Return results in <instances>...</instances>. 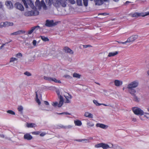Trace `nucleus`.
<instances>
[{
    "mask_svg": "<svg viewBox=\"0 0 149 149\" xmlns=\"http://www.w3.org/2000/svg\"><path fill=\"white\" fill-rule=\"evenodd\" d=\"M130 15L133 17H137L141 16L143 17L149 15V12L141 13H131Z\"/></svg>",
    "mask_w": 149,
    "mask_h": 149,
    "instance_id": "obj_1",
    "label": "nucleus"
},
{
    "mask_svg": "<svg viewBox=\"0 0 149 149\" xmlns=\"http://www.w3.org/2000/svg\"><path fill=\"white\" fill-rule=\"evenodd\" d=\"M132 110L136 115H142L144 114L143 111L138 107H133L132 108Z\"/></svg>",
    "mask_w": 149,
    "mask_h": 149,
    "instance_id": "obj_2",
    "label": "nucleus"
},
{
    "mask_svg": "<svg viewBox=\"0 0 149 149\" xmlns=\"http://www.w3.org/2000/svg\"><path fill=\"white\" fill-rule=\"evenodd\" d=\"M128 91L132 96L133 97V100L136 102H138L139 101V99L135 94L136 93V90L134 88L128 89Z\"/></svg>",
    "mask_w": 149,
    "mask_h": 149,
    "instance_id": "obj_3",
    "label": "nucleus"
},
{
    "mask_svg": "<svg viewBox=\"0 0 149 149\" xmlns=\"http://www.w3.org/2000/svg\"><path fill=\"white\" fill-rule=\"evenodd\" d=\"M58 22H54L53 20H49L47 19L46 21L45 25L48 27L55 26L57 24Z\"/></svg>",
    "mask_w": 149,
    "mask_h": 149,
    "instance_id": "obj_4",
    "label": "nucleus"
},
{
    "mask_svg": "<svg viewBox=\"0 0 149 149\" xmlns=\"http://www.w3.org/2000/svg\"><path fill=\"white\" fill-rule=\"evenodd\" d=\"M39 14V12L37 10L34 11L31 10L25 12L24 15L25 16H29L32 15H38Z\"/></svg>",
    "mask_w": 149,
    "mask_h": 149,
    "instance_id": "obj_5",
    "label": "nucleus"
},
{
    "mask_svg": "<svg viewBox=\"0 0 149 149\" xmlns=\"http://www.w3.org/2000/svg\"><path fill=\"white\" fill-rule=\"evenodd\" d=\"M95 147L97 148L102 147L103 149H107L110 148L108 144L102 143L95 145Z\"/></svg>",
    "mask_w": 149,
    "mask_h": 149,
    "instance_id": "obj_6",
    "label": "nucleus"
},
{
    "mask_svg": "<svg viewBox=\"0 0 149 149\" xmlns=\"http://www.w3.org/2000/svg\"><path fill=\"white\" fill-rule=\"evenodd\" d=\"M138 85V82L136 81H134L128 84V89L134 88L136 87Z\"/></svg>",
    "mask_w": 149,
    "mask_h": 149,
    "instance_id": "obj_7",
    "label": "nucleus"
},
{
    "mask_svg": "<svg viewBox=\"0 0 149 149\" xmlns=\"http://www.w3.org/2000/svg\"><path fill=\"white\" fill-rule=\"evenodd\" d=\"M44 79L46 80L49 81H54L55 82H58L60 83L61 82L60 80L56 79V78H52L49 77H47L45 76L44 77Z\"/></svg>",
    "mask_w": 149,
    "mask_h": 149,
    "instance_id": "obj_8",
    "label": "nucleus"
},
{
    "mask_svg": "<svg viewBox=\"0 0 149 149\" xmlns=\"http://www.w3.org/2000/svg\"><path fill=\"white\" fill-rule=\"evenodd\" d=\"M64 96L66 99V100L65 102V103H70L71 101L69 99H71L72 98V96L69 93H66L64 95Z\"/></svg>",
    "mask_w": 149,
    "mask_h": 149,
    "instance_id": "obj_9",
    "label": "nucleus"
},
{
    "mask_svg": "<svg viewBox=\"0 0 149 149\" xmlns=\"http://www.w3.org/2000/svg\"><path fill=\"white\" fill-rule=\"evenodd\" d=\"M40 28V26L38 25L33 27L31 28L30 30L28 31L26 34L29 35L31 34L35 30H37L38 29Z\"/></svg>",
    "mask_w": 149,
    "mask_h": 149,
    "instance_id": "obj_10",
    "label": "nucleus"
},
{
    "mask_svg": "<svg viewBox=\"0 0 149 149\" xmlns=\"http://www.w3.org/2000/svg\"><path fill=\"white\" fill-rule=\"evenodd\" d=\"M15 6L16 8L21 11H23L24 9L23 5L19 2H17L15 4Z\"/></svg>",
    "mask_w": 149,
    "mask_h": 149,
    "instance_id": "obj_11",
    "label": "nucleus"
},
{
    "mask_svg": "<svg viewBox=\"0 0 149 149\" xmlns=\"http://www.w3.org/2000/svg\"><path fill=\"white\" fill-rule=\"evenodd\" d=\"M67 5L66 1L65 0H60L59 2V7L61 6L63 7H65Z\"/></svg>",
    "mask_w": 149,
    "mask_h": 149,
    "instance_id": "obj_12",
    "label": "nucleus"
},
{
    "mask_svg": "<svg viewBox=\"0 0 149 149\" xmlns=\"http://www.w3.org/2000/svg\"><path fill=\"white\" fill-rule=\"evenodd\" d=\"M138 38V36L137 35H133L132 36L129 38L128 39L130 42H132L134 41L136 39Z\"/></svg>",
    "mask_w": 149,
    "mask_h": 149,
    "instance_id": "obj_13",
    "label": "nucleus"
},
{
    "mask_svg": "<svg viewBox=\"0 0 149 149\" xmlns=\"http://www.w3.org/2000/svg\"><path fill=\"white\" fill-rule=\"evenodd\" d=\"M24 138L25 139L30 140L32 139L33 137L29 134L26 133L24 135Z\"/></svg>",
    "mask_w": 149,
    "mask_h": 149,
    "instance_id": "obj_14",
    "label": "nucleus"
},
{
    "mask_svg": "<svg viewBox=\"0 0 149 149\" xmlns=\"http://www.w3.org/2000/svg\"><path fill=\"white\" fill-rule=\"evenodd\" d=\"M63 50L66 53H70L71 54H73V51L68 47H65L63 49Z\"/></svg>",
    "mask_w": 149,
    "mask_h": 149,
    "instance_id": "obj_15",
    "label": "nucleus"
},
{
    "mask_svg": "<svg viewBox=\"0 0 149 149\" xmlns=\"http://www.w3.org/2000/svg\"><path fill=\"white\" fill-rule=\"evenodd\" d=\"M42 1L41 2H40L39 0L35 2V5L36 7L39 10H40L41 8L42 7Z\"/></svg>",
    "mask_w": 149,
    "mask_h": 149,
    "instance_id": "obj_16",
    "label": "nucleus"
},
{
    "mask_svg": "<svg viewBox=\"0 0 149 149\" xmlns=\"http://www.w3.org/2000/svg\"><path fill=\"white\" fill-rule=\"evenodd\" d=\"M25 33V31L23 30H19L16 32L11 33V35H17L21 34L22 33Z\"/></svg>",
    "mask_w": 149,
    "mask_h": 149,
    "instance_id": "obj_17",
    "label": "nucleus"
},
{
    "mask_svg": "<svg viewBox=\"0 0 149 149\" xmlns=\"http://www.w3.org/2000/svg\"><path fill=\"white\" fill-rule=\"evenodd\" d=\"M59 2L58 0H52V4L56 7H59Z\"/></svg>",
    "mask_w": 149,
    "mask_h": 149,
    "instance_id": "obj_18",
    "label": "nucleus"
},
{
    "mask_svg": "<svg viewBox=\"0 0 149 149\" xmlns=\"http://www.w3.org/2000/svg\"><path fill=\"white\" fill-rule=\"evenodd\" d=\"M59 99L60 101L58 105V107H60L62 106L64 102L62 96H60Z\"/></svg>",
    "mask_w": 149,
    "mask_h": 149,
    "instance_id": "obj_19",
    "label": "nucleus"
},
{
    "mask_svg": "<svg viewBox=\"0 0 149 149\" xmlns=\"http://www.w3.org/2000/svg\"><path fill=\"white\" fill-rule=\"evenodd\" d=\"M26 3L27 4H28L32 9H34L35 8V6H34L33 3L31 0H27L26 1Z\"/></svg>",
    "mask_w": 149,
    "mask_h": 149,
    "instance_id": "obj_20",
    "label": "nucleus"
},
{
    "mask_svg": "<svg viewBox=\"0 0 149 149\" xmlns=\"http://www.w3.org/2000/svg\"><path fill=\"white\" fill-rule=\"evenodd\" d=\"M115 85L117 86H119L123 84V82L122 81L118 80H115L114 81Z\"/></svg>",
    "mask_w": 149,
    "mask_h": 149,
    "instance_id": "obj_21",
    "label": "nucleus"
},
{
    "mask_svg": "<svg viewBox=\"0 0 149 149\" xmlns=\"http://www.w3.org/2000/svg\"><path fill=\"white\" fill-rule=\"evenodd\" d=\"M4 24V27L6 26H12L13 25V23L12 22H3Z\"/></svg>",
    "mask_w": 149,
    "mask_h": 149,
    "instance_id": "obj_22",
    "label": "nucleus"
},
{
    "mask_svg": "<svg viewBox=\"0 0 149 149\" xmlns=\"http://www.w3.org/2000/svg\"><path fill=\"white\" fill-rule=\"evenodd\" d=\"M95 3V4L96 5H102L103 3L102 0H94Z\"/></svg>",
    "mask_w": 149,
    "mask_h": 149,
    "instance_id": "obj_23",
    "label": "nucleus"
},
{
    "mask_svg": "<svg viewBox=\"0 0 149 149\" xmlns=\"http://www.w3.org/2000/svg\"><path fill=\"white\" fill-rule=\"evenodd\" d=\"M5 4L9 8H11L13 7L12 4L10 1H6Z\"/></svg>",
    "mask_w": 149,
    "mask_h": 149,
    "instance_id": "obj_24",
    "label": "nucleus"
},
{
    "mask_svg": "<svg viewBox=\"0 0 149 149\" xmlns=\"http://www.w3.org/2000/svg\"><path fill=\"white\" fill-rule=\"evenodd\" d=\"M118 53V52L117 51H116L115 52H109V53L108 55V57H111L113 56H114L116 55H117Z\"/></svg>",
    "mask_w": 149,
    "mask_h": 149,
    "instance_id": "obj_25",
    "label": "nucleus"
},
{
    "mask_svg": "<svg viewBox=\"0 0 149 149\" xmlns=\"http://www.w3.org/2000/svg\"><path fill=\"white\" fill-rule=\"evenodd\" d=\"M96 127H99L103 129L105 128L106 125L104 124L101 123H97L96 125Z\"/></svg>",
    "mask_w": 149,
    "mask_h": 149,
    "instance_id": "obj_26",
    "label": "nucleus"
},
{
    "mask_svg": "<svg viewBox=\"0 0 149 149\" xmlns=\"http://www.w3.org/2000/svg\"><path fill=\"white\" fill-rule=\"evenodd\" d=\"M84 116L86 117L92 118L93 117V115L88 112H86L84 114Z\"/></svg>",
    "mask_w": 149,
    "mask_h": 149,
    "instance_id": "obj_27",
    "label": "nucleus"
},
{
    "mask_svg": "<svg viewBox=\"0 0 149 149\" xmlns=\"http://www.w3.org/2000/svg\"><path fill=\"white\" fill-rule=\"evenodd\" d=\"M74 123L75 125L78 126H80L82 125V123L80 120H76L74 121Z\"/></svg>",
    "mask_w": 149,
    "mask_h": 149,
    "instance_id": "obj_28",
    "label": "nucleus"
},
{
    "mask_svg": "<svg viewBox=\"0 0 149 149\" xmlns=\"http://www.w3.org/2000/svg\"><path fill=\"white\" fill-rule=\"evenodd\" d=\"M42 7L43 9L45 10H46L47 9V7L43 0H42Z\"/></svg>",
    "mask_w": 149,
    "mask_h": 149,
    "instance_id": "obj_29",
    "label": "nucleus"
},
{
    "mask_svg": "<svg viewBox=\"0 0 149 149\" xmlns=\"http://www.w3.org/2000/svg\"><path fill=\"white\" fill-rule=\"evenodd\" d=\"M40 37L41 39L44 41L47 42L49 40V39L48 38L45 37V36H40Z\"/></svg>",
    "mask_w": 149,
    "mask_h": 149,
    "instance_id": "obj_30",
    "label": "nucleus"
},
{
    "mask_svg": "<svg viewBox=\"0 0 149 149\" xmlns=\"http://www.w3.org/2000/svg\"><path fill=\"white\" fill-rule=\"evenodd\" d=\"M36 125L33 123H27V127H35Z\"/></svg>",
    "mask_w": 149,
    "mask_h": 149,
    "instance_id": "obj_31",
    "label": "nucleus"
},
{
    "mask_svg": "<svg viewBox=\"0 0 149 149\" xmlns=\"http://www.w3.org/2000/svg\"><path fill=\"white\" fill-rule=\"evenodd\" d=\"M45 2L47 5L49 7L52 5V0H45Z\"/></svg>",
    "mask_w": 149,
    "mask_h": 149,
    "instance_id": "obj_32",
    "label": "nucleus"
},
{
    "mask_svg": "<svg viewBox=\"0 0 149 149\" xmlns=\"http://www.w3.org/2000/svg\"><path fill=\"white\" fill-rule=\"evenodd\" d=\"M36 102L38 103V104L40 105L41 104L40 102V100L39 99L38 97V95L37 93V92H36Z\"/></svg>",
    "mask_w": 149,
    "mask_h": 149,
    "instance_id": "obj_33",
    "label": "nucleus"
},
{
    "mask_svg": "<svg viewBox=\"0 0 149 149\" xmlns=\"http://www.w3.org/2000/svg\"><path fill=\"white\" fill-rule=\"evenodd\" d=\"M73 76L74 77H76L78 78H79L80 77V75H79V74H78L76 73H74L73 74Z\"/></svg>",
    "mask_w": 149,
    "mask_h": 149,
    "instance_id": "obj_34",
    "label": "nucleus"
},
{
    "mask_svg": "<svg viewBox=\"0 0 149 149\" xmlns=\"http://www.w3.org/2000/svg\"><path fill=\"white\" fill-rule=\"evenodd\" d=\"M23 3H24V6H25V7L26 8H28V5L27 4V3H26V0H22Z\"/></svg>",
    "mask_w": 149,
    "mask_h": 149,
    "instance_id": "obj_35",
    "label": "nucleus"
},
{
    "mask_svg": "<svg viewBox=\"0 0 149 149\" xmlns=\"http://www.w3.org/2000/svg\"><path fill=\"white\" fill-rule=\"evenodd\" d=\"M17 59L13 57H12L10 58V62H13L15 61H17Z\"/></svg>",
    "mask_w": 149,
    "mask_h": 149,
    "instance_id": "obj_36",
    "label": "nucleus"
},
{
    "mask_svg": "<svg viewBox=\"0 0 149 149\" xmlns=\"http://www.w3.org/2000/svg\"><path fill=\"white\" fill-rule=\"evenodd\" d=\"M77 5L79 6H82V0H76Z\"/></svg>",
    "mask_w": 149,
    "mask_h": 149,
    "instance_id": "obj_37",
    "label": "nucleus"
},
{
    "mask_svg": "<svg viewBox=\"0 0 149 149\" xmlns=\"http://www.w3.org/2000/svg\"><path fill=\"white\" fill-rule=\"evenodd\" d=\"M22 55L21 53H18L15 55V56L17 58H19L20 57H22Z\"/></svg>",
    "mask_w": 149,
    "mask_h": 149,
    "instance_id": "obj_38",
    "label": "nucleus"
},
{
    "mask_svg": "<svg viewBox=\"0 0 149 149\" xmlns=\"http://www.w3.org/2000/svg\"><path fill=\"white\" fill-rule=\"evenodd\" d=\"M84 5L85 6H87L88 5V0H83Z\"/></svg>",
    "mask_w": 149,
    "mask_h": 149,
    "instance_id": "obj_39",
    "label": "nucleus"
},
{
    "mask_svg": "<svg viewBox=\"0 0 149 149\" xmlns=\"http://www.w3.org/2000/svg\"><path fill=\"white\" fill-rule=\"evenodd\" d=\"M7 112L12 115H14L15 114V112L11 110H8L7 111Z\"/></svg>",
    "mask_w": 149,
    "mask_h": 149,
    "instance_id": "obj_40",
    "label": "nucleus"
},
{
    "mask_svg": "<svg viewBox=\"0 0 149 149\" xmlns=\"http://www.w3.org/2000/svg\"><path fill=\"white\" fill-rule=\"evenodd\" d=\"M58 115H62V114H65V115H70V113H68L67 112H62L61 113H56Z\"/></svg>",
    "mask_w": 149,
    "mask_h": 149,
    "instance_id": "obj_41",
    "label": "nucleus"
},
{
    "mask_svg": "<svg viewBox=\"0 0 149 149\" xmlns=\"http://www.w3.org/2000/svg\"><path fill=\"white\" fill-rule=\"evenodd\" d=\"M93 103L97 106H100L101 105V104L98 103L97 101L96 100H93Z\"/></svg>",
    "mask_w": 149,
    "mask_h": 149,
    "instance_id": "obj_42",
    "label": "nucleus"
},
{
    "mask_svg": "<svg viewBox=\"0 0 149 149\" xmlns=\"http://www.w3.org/2000/svg\"><path fill=\"white\" fill-rule=\"evenodd\" d=\"M24 74L28 76H30L31 75V74L28 72L26 71L24 73Z\"/></svg>",
    "mask_w": 149,
    "mask_h": 149,
    "instance_id": "obj_43",
    "label": "nucleus"
},
{
    "mask_svg": "<svg viewBox=\"0 0 149 149\" xmlns=\"http://www.w3.org/2000/svg\"><path fill=\"white\" fill-rule=\"evenodd\" d=\"M23 110V108L22 106H20L18 108V110L19 111L22 112Z\"/></svg>",
    "mask_w": 149,
    "mask_h": 149,
    "instance_id": "obj_44",
    "label": "nucleus"
},
{
    "mask_svg": "<svg viewBox=\"0 0 149 149\" xmlns=\"http://www.w3.org/2000/svg\"><path fill=\"white\" fill-rule=\"evenodd\" d=\"M52 105L54 107H56V106H58V103L57 102H53L52 103Z\"/></svg>",
    "mask_w": 149,
    "mask_h": 149,
    "instance_id": "obj_45",
    "label": "nucleus"
},
{
    "mask_svg": "<svg viewBox=\"0 0 149 149\" xmlns=\"http://www.w3.org/2000/svg\"><path fill=\"white\" fill-rule=\"evenodd\" d=\"M40 132L39 131L34 132H32V134L35 135H38L40 134Z\"/></svg>",
    "mask_w": 149,
    "mask_h": 149,
    "instance_id": "obj_46",
    "label": "nucleus"
},
{
    "mask_svg": "<svg viewBox=\"0 0 149 149\" xmlns=\"http://www.w3.org/2000/svg\"><path fill=\"white\" fill-rule=\"evenodd\" d=\"M56 93L58 95L59 98L60 97V96H61L60 95V92L59 90H57L56 91Z\"/></svg>",
    "mask_w": 149,
    "mask_h": 149,
    "instance_id": "obj_47",
    "label": "nucleus"
},
{
    "mask_svg": "<svg viewBox=\"0 0 149 149\" xmlns=\"http://www.w3.org/2000/svg\"><path fill=\"white\" fill-rule=\"evenodd\" d=\"M145 114H146L145 115H144V117H146V118H149V113H145Z\"/></svg>",
    "mask_w": 149,
    "mask_h": 149,
    "instance_id": "obj_48",
    "label": "nucleus"
},
{
    "mask_svg": "<svg viewBox=\"0 0 149 149\" xmlns=\"http://www.w3.org/2000/svg\"><path fill=\"white\" fill-rule=\"evenodd\" d=\"M32 43L33 46H36L37 43V41L36 40H34L33 41Z\"/></svg>",
    "mask_w": 149,
    "mask_h": 149,
    "instance_id": "obj_49",
    "label": "nucleus"
},
{
    "mask_svg": "<svg viewBox=\"0 0 149 149\" xmlns=\"http://www.w3.org/2000/svg\"><path fill=\"white\" fill-rule=\"evenodd\" d=\"M4 27L3 22H2L0 23V28H2Z\"/></svg>",
    "mask_w": 149,
    "mask_h": 149,
    "instance_id": "obj_50",
    "label": "nucleus"
},
{
    "mask_svg": "<svg viewBox=\"0 0 149 149\" xmlns=\"http://www.w3.org/2000/svg\"><path fill=\"white\" fill-rule=\"evenodd\" d=\"M69 1L72 4H74L75 3V1L74 0H70Z\"/></svg>",
    "mask_w": 149,
    "mask_h": 149,
    "instance_id": "obj_51",
    "label": "nucleus"
},
{
    "mask_svg": "<svg viewBox=\"0 0 149 149\" xmlns=\"http://www.w3.org/2000/svg\"><path fill=\"white\" fill-rule=\"evenodd\" d=\"M46 134V133L45 132H42L40 134V136H44L45 134Z\"/></svg>",
    "mask_w": 149,
    "mask_h": 149,
    "instance_id": "obj_52",
    "label": "nucleus"
},
{
    "mask_svg": "<svg viewBox=\"0 0 149 149\" xmlns=\"http://www.w3.org/2000/svg\"><path fill=\"white\" fill-rule=\"evenodd\" d=\"M127 42H130L129 41V40H128V39H127V40L124 42H123L122 43V44H126V43Z\"/></svg>",
    "mask_w": 149,
    "mask_h": 149,
    "instance_id": "obj_53",
    "label": "nucleus"
},
{
    "mask_svg": "<svg viewBox=\"0 0 149 149\" xmlns=\"http://www.w3.org/2000/svg\"><path fill=\"white\" fill-rule=\"evenodd\" d=\"M100 15L105 16V15H109V13H101L100 14Z\"/></svg>",
    "mask_w": 149,
    "mask_h": 149,
    "instance_id": "obj_54",
    "label": "nucleus"
},
{
    "mask_svg": "<svg viewBox=\"0 0 149 149\" xmlns=\"http://www.w3.org/2000/svg\"><path fill=\"white\" fill-rule=\"evenodd\" d=\"M44 103L47 105H48L49 104V103L47 101H45Z\"/></svg>",
    "mask_w": 149,
    "mask_h": 149,
    "instance_id": "obj_55",
    "label": "nucleus"
},
{
    "mask_svg": "<svg viewBox=\"0 0 149 149\" xmlns=\"http://www.w3.org/2000/svg\"><path fill=\"white\" fill-rule=\"evenodd\" d=\"M90 46H91L90 45H86L84 46V47L85 48Z\"/></svg>",
    "mask_w": 149,
    "mask_h": 149,
    "instance_id": "obj_56",
    "label": "nucleus"
},
{
    "mask_svg": "<svg viewBox=\"0 0 149 149\" xmlns=\"http://www.w3.org/2000/svg\"><path fill=\"white\" fill-rule=\"evenodd\" d=\"M83 140V139H82V140H80V139H77V140H75L77 141H79V142H81L82 141H84V140Z\"/></svg>",
    "mask_w": 149,
    "mask_h": 149,
    "instance_id": "obj_57",
    "label": "nucleus"
},
{
    "mask_svg": "<svg viewBox=\"0 0 149 149\" xmlns=\"http://www.w3.org/2000/svg\"><path fill=\"white\" fill-rule=\"evenodd\" d=\"M5 45V44H2V45L0 47V49H1Z\"/></svg>",
    "mask_w": 149,
    "mask_h": 149,
    "instance_id": "obj_58",
    "label": "nucleus"
},
{
    "mask_svg": "<svg viewBox=\"0 0 149 149\" xmlns=\"http://www.w3.org/2000/svg\"><path fill=\"white\" fill-rule=\"evenodd\" d=\"M132 120L134 122H136V118H133L132 119Z\"/></svg>",
    "mask_w": 149,
    "mask_h": 149,
    "instance_id": "obj_59",
    "label": "nucleus"
},
{
    "mask_svg": "<svg viewBox=\"0 0 149 149\" xmlns=\"http://www.w3.org/2000/svg\"><path fill=\"white\" fill-rule=\"evenodd\" d=\"M101 104V105H102L104 106H107V105L105 104Z\"/></svg>",
    "mask_w": 149,
    "mask_h": 149,
    "instance_id": "obj_60",
    "label": "nucleus"
},
{
    "mask_svg": "<svg viewBox=\"0 0 149 149\" xmlns=\"http://www.w3.org/2000/svg\"><path fill=\"white\" fill-rule=\"evenodd\" d=\"M130 2L129 1H126L125 2V4H127L128 3H130Z\"/></svg>",
    "mask_w": 149,
    "mask_h": 149,
    "instance_id": "obj_61",
    "label": "nucleus"
},
{
    "mask_svg": "<svg viewBox=\"0 0 149 149\" xmlns=\"http://www.w3.org/2000/svg\"><path fill=\"white\" fill-rule=\"evenodd\" d=\"M113 1H114L115 2H117L118 1H119V0H113Z\"/></svg>",
    "mask_w": 149,
    "mask_h": 149,
    "instance_id": "obj_62",
    "label": "nucleus"
},
{
    "mask_svg": "<svg viewBox=\"0 0 149 149\" xmlns=\"http://www.w3.org/2000/svg\"><path fill=\"white\" fill-rule=\"evenodd\" d=\"M147 73L148 75H149V70L148 71H147Z\"/></svg>",
    "mask_w": 149,
    "mask_h": 149,
    "instance_id": "obj_63",
    "label": "nucleus"
},
{
    "mask_svg": "<svg viewBox=\"0 0 149 149\" xmlns=\"http://www.w3.org/2000/svg\"><path fill=\"white\" fill-rule=\"evenodd\" d=\"M147 110L149 112V107L147 108Z\"/></svg>",
    "mask_w": 149,
    "mask_h": 149,
    "instance_id": "obj_64",
    "label": "nucleus"
}]
</instances>
